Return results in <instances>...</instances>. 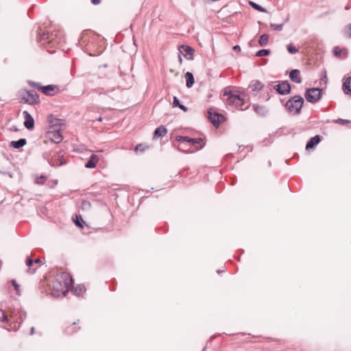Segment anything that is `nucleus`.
Instances as JSON below:
<instances>
[{
    "label": "nucleus",
    "instance_id": "6e6552de",
    "mask_svg": "<svg viewBox=\"0 0 351 351\" xmlns=\"http://www.w3.org/2000/svg\"><path fill=\"white\" fill-rule=\"evenodd\" d=\"M213 110V108L208 110V118L215 128H219L220 124L226 121V117L222 114Z\"/></svg>",
    "mask_w": 351,
    "mask_h": 351
},
{
    "label": "nucleus",
    "instance_id": "864d4df0",
    "mask_svg": "<svg viewBox=\"0 0 351 351\" xmlns=\"http://www.w3.org/2000/svg\"><path fill=\"white\" fill-rule=\"evenodd\" d=\"M221 270H217V273H218V274H219V273H221Z\"/></svg>",
    "mask_w": 351,
    "mask_h": 351
},
{
    "label": "nucleus",
    "instance_id": "6e6d98bb",
    "mask_svg": "<svg viewBox=\"0 0 351 351\" xmlns=\"http://www.w3.org/2000/svg\"><path fill=\"white\" fill-rule=\"evenodd\" d=\"M1 264V261H0V265Z\"/></svg>",
    "mask_w": 351,
    "mask_h": 351
},
{
    "label": "nucleus",
    "instance_id": "9d476101",
    "mask_svg": "<svg viewBox=\"0 0 351 351\" xmlns=\"http://www.w3.org/2000/svg\"><path fill=\"white\" fill-rule=\"evenodd\" d=\"M223 96L228 97L226 99V103L230 106L235 105L237 106L238 101L241 100V95L236 94L230 90H225L223 91Z\"/></svg>",
    "mask_w": 351,
    "mask_h": 351
},
{
    "label": "nucleus",
    "instance_id": "4468645a",
    "mask_svg": "<svg viewBox=\"0 0 351 351\" xmlns=\"http://www.w3.org/2000/svg\"><path fill=\"white\" fill-rule=\"evenodd\" d=\"M47 137L54 143H59L63 139V136L60 130H53L49 131L47 132Z\"/></svg>",
    "mask_w": 351,
    "mask_h": 351
},
{
    "label": "nucleus",
    "instance_id": "49530a36",
    "mask_svg": "<svg viewBox=\"0 0 351 351\" xmlns=\"http://www.w3.org/2000/svg\"><path fill=\"white\" fill-rule=\"evenodd\" d=\"M91 3L94 5L99 4L101 2V0H90Z\"/></svg>",
    "mask_w": 351,
    "mask_h": 351
},
{
    "label": "nucleus",
    "instance_id": "c85d7f7f",
    "mask_svg": "<svg viewBox=\"0 0 351 351\" xmlns=\"http://www.w3.org/2000/svg\"><path fill=\"white\" fill-rule=\"evenodd\" d=\"M248 3L252 8H254V10H256L257 11H259L261 12H267V10L265 8L262 7L261 5H258V3H256L252 1H250Z\"/></svg>",
    "mask_w": 351,
    "mask_h": 351
},
{
    "label": "nucleus",
    "instance_id": "7c9ffc66",
    "mask_svg": "<svg viewBox=\"0 0 351 351\" xmlns=\"http://www.w3.org/2000/svg\"><path fill=\"white\" fill-rule=\"evenodd\" d=\"M269 37V36L267 34H262L258 39V44L261 46L266 45L267 43H268Z\"/></svg>",
    "mask_w": 351,
    "mask_h": 351
},
{
    "label": "nucleus",
    "instance_id": "b1692460",
    "mask_svg": "<svg viewBox=\"0 0 351 351\" xmlns=\"http://www.w3.org/2000/svg\"><path fill=\"white\" fill-rule=\"evenodd\" d=\"M186 86L187 88L193 86L195 82L194 76L192 73L187 71L185 73Z\"/></svg>",
    "mask_w": 351,
    "mask_h": 351
},
{
    "label": "nucleus",
    "instance_id": "f03ea898",
    "mask_svg": "<svg viewBox=\"0 0 351 351\" xmlns=\"http://www.w3.org/2000/svg\"><path fill=\"white\" fill-rule=\"evenodd\" d=\"M19 103L34 106L40 103L39 95L34 90H21L18 93Z\"/></svg>",
    "mask_w": 351,
    "mask_h": 351
},
{
    "label": "nucleus",
    "instance_id": "37998d69",
    "mask_svg": "<svg viewBox=\"0 0 351 351\" xmlns=\"http://www.w3.org/2000/svg\"><path fill=\"white\" fill-rule=\"evenodd\" d=\"M336 123H341V124H345V123H350V121L349 120H347V119H338L335 121Z\"/></svg>",
    "mask_w": 351,
    "mask_h": 351
},
{
    "label": "nucleus",
    "instance_id": "79ce46f5",
    "mask_svg": "<svg viewBox=\"0 0 351 351\" xmlns=\"http://www.w3.org/2000/svg\"><path fill=\"white\" fill-rule=\"evenodd\" d=\"M82 207L83 209L88 208L90 207V203L88 201H83L82 203Z\"/></svg>",
    "mask_w": 351,
    "mask_h": 351
},
{
    "label": "nucleus",
    "instance_id": "c03bdc74",
    "mask_svg": "<svg viewBox=\"0 0 351 351\" xmlns=\"http://www.w3.org/2000/svg\"><path fill=\"white\" fill-rule=\"evenodd\" d=\"M245 99L241 97V100L238 101V104L237 106H243L245 104Z\"/></svg>",
    "mask_w": 351,
    "mask_h": 351
},
{
    "label": "nucleus",
    "instance_id": "1a4fd4ad",
    "mask_svg": "<svg viewBox=\"0 0 351 351\" xmlns=\"http://www.w3.org/2000/svg\"><path fill=\"white\" fill-rule=\"evenodd\" d=\"M274 88L280 95H285L290 93L291 86L287 80L282 81L277 85H275Z\"/></svg>",
    "mask_w": 351,
    "mask_h": 351
},
{
    "label": "nucleus",
    "instance_id": "473e14b6",
    "mask_svg": "<svg viewBox=\"0 0 351 351\" xmlns=\"http://www.w3.org/2000/svg\"><path fill=\"white\" fill-rule=\"evenodd\" d=\"M270 53H271V51L269 49H263L258 50L256 53L255 56L256 57L265 56H269L270 54Z\"/></svg>",
    "mask_w": 351,
    "mask_h": 351
},
{
    "label": "nucleus",
    "instance_id": "a211bd4d",
    "mask_svg": "<svg viewBox=\"0 0 351 351\" xmlns=\"http://www.w3.org/2000/svg\"><path fill=\"white\" fill-rule=\"evenodd\" d=\"M263 84L259 80H252L248 86V88L253 92H258L263 88Z\"/></svg>",
    "mask_w": 351,
    "mask_h": 351
},
{
    "label": "nucleus",
    "instance_id": "f8f14e48",
    "mask_svg": "<svg viewBox=\"0 0 351 351\" xmlns=\"http://www.w3.org/2000/svg\"><path fill=\"white\" fill-rule=\"evenodd\" d=\"M23 116L24 118L23 125L25 128L31 131L34 128V119L30 113L26 110L23 112Z\"/></svg>",
    "mask_w": 351,
    "mask_h": 351
},
{
    "label": "nucleus",
    "instance_id": "a19ab883",
    "mask_svg": "<svg viewBox=\"0 0 351 351\" xmlns=\"http://www.w3.org/2000/svg\"><path fill=\"white\" fill-rule=\"evenodd\" d=\"M75 322H73L72 325L69 326L66 329V332L69 335H72L73 332H75L74 330H72V326L75 325Z\"/></svg>",
    "mask_w": 351,
    "mask_h": 351
},
{
    "label": "nucleus",
    "instance_id": "a18cd8bd",
    "mask_svg": "<svg viewBox=\"0 0 351 351\" xmlns=\"http://www.w3.org/2000/svg\"><path fill=\"white\" fill-rule=\"evenodd\" d=\"M10 130L11 132H18V131H19V129L17 128V127H16V126L13 125V126H12V127L10 128Z\"/></svg>",
    "mask_w": 351,
    "mask_h": 351
},
{
    "label": "nucleus",
    "instance_id": "2eb2a0df",
    "mask_svg": "<svg viewBox=\"0 0 351 351\" xmlns=\"http://www.w3.org/2000/svg\"><path fill=\"white\" fill-rule=\"evenodd\" d=\"M321 141V136L319 135H315L311 137L306 144V149L309 150L314 148Z\"/></svg>",
    "mask_w": 351,
    "mask_h": 351
},
{
    "label": "nucleus",
    "instance_id": "ea45409f",
    "mask_svg": "<svg viewBox=\"0 0 351 351\" xmlns=\"http://www.w3.org/2000/svg\"><path fill=\"white\" fill-rule=\"evenodd\" d=\"M333 53L335 56L339 57L341 56V49H340L338 47H335L333 49Z\"/></svg>",
    "mask_w": 351,
    "mask_h": 351
},
{
    "label": "nucleus",
    "instance_id": "20e7f679",
    "mask_svg": "<svg viewBox=\"0 0 351 351\" xmlns=\"http://www.w3.org/2000/svg\"><path fill=\"white\" fill-rule=\"evenodd\" d=\"M9 313L10 317L16 323H19L18 326L15 327V330H17L23 322L27 316L26 311L20 306L19 303L16 302V304L14 306L13 308H9Z\"/></svg>",
    "mask_w": 351,
    "mask_h": 351
},
{
    "label": "nucleus",
    "instance_id": "0eeeda50",
    "mask_svg": "<svg viewBox=\"0 0 351 351\" xmlns=\"http://www.w3.org/2000/svg\"><path fill=\"white\" fill-rule=\"evenodd\" d=\"M176 140L179 142H186L191 143L192 145L196 146L195 151L200 150L204 146L203 139L202 138H190L186 136H177Z\"/></svg>",
    "mask_w": 351,
    "mask_h": 351
},
{
    "label": "nucleus",
    "instance_id": "7ed1b4c3",
    "mask_svg": "<svg viewBox=\"0 0 351 351\" xmlns=\"http://www.w3.org/2000/svg\"><path fill=\"white\" fill-rule=\"evenodd\" d=\"M304 99L300 95L291 97L285 104V107L289 113L298 114L304 104Z\"/></svg>",
    "mask_w": 351,
    "mask_h": 351
},
{
    "label": "nucleus",
    "instance_id": "39448f33",
    "mask_svg": "<svg viewBox=\"0 0 351 351\" xmlns=\"http://www.w3.org/2000/svg\"><path fill=\"white\" fill-rule=\"evenodd\" d=\"M27 84L32 88H37L43 94L47 96H53L58 92V87L56 85L49 84L47 86H42L40 83L35 82L32 80H28Z\"/></svg>",
    "mask_w": 351,
    "mask_h": 351
},
{
    "label": "nucleus",
    "instance_id": "423d86ee",
    "mask_svg": "<svg viewBox=\"0 0 351 351\" xmlns=\"http://www.w3.org/2000/svg\"><path fill=\"white\" fill-rule=\"evenodd\" d=\"M323 93V88H311L306 90L305 98L308 102L315 104L321 99Z\"/></svg>",
    "mask_w": 351,
    "mask_h": 351
},
{
    "label": "nucleus",
    "instance_id": "f257e3e1",
    "mask_svg": "<svg viewBox=\"0 0 351 351\" xmlns=\"http://www.w3.org/2000/svg\"><path fill=\"white\" fill-rule=\"evenodd\" d=\"M73 284V279L71 276L68 273L63 272L58 275L53 280V291L56 292L55 294L58 296L60 295L65 296Z\"/></svg>",
    "mask_w": 351,
    "mask_h": 351
},
{
    "label": "nucleus",
    "instance_id": "5701e85b",
    "mask_svg": "<svg viewBox=\"0 0 351 351\" xmlns=\"http://www.w3.org/2000/svg\"><path fill=\"white\" fill-rule=\"evenodd\" d=\"M27 144V140L25 138H20L17 141H12L10 143V147L14 149H20Z\"/></svg>",
    "mask_w": 351,
    "mask_h": 351
},
{
    "label": "nucleus",
    "instance_id": "cd10ccee",
    "mask_svg": "<svg viewBox=\"0 0 351 351\" xmlns=\"http://www.w3.org/2000/svg\"><path fill=\"white\" fill-rule=\"evenodd\" d=\"M173 107H178L184 112H186L188 110L187 107L180 104L179 99L176 96H174L173 98Z\"/></svg>",
    "mask_w": 351,
    "mask_h": 351
},
{
    "label": "nucleus",
    "instance_id": "393cba45",
    "mask_svg": "<svg viewBox=\"0 0 351 351\" xmlns=\"http://www.w3.org/2000/svg\"><path fill=\"white\" fill-rule=\"evenodd\" d=\"M53 36V32H49L48 31H47V32H44L42 34L39 33L37 39L39 42H40L42 40H47L49 43L50 36Z\"/></svg>",
    "mask_w": 351,
    "mask_h": 351
},
{
    "label": "nucleus",
    "instance_id": "aec40b11",
    "mask_svg": "<svg viewBox=\"0 0 351 351\" xmlns=\"http://www.w3.org/2000/svg\"><path fill=\"white\" fill-rule=\"evenodd\" d=\"M252 108L254 112L261 117H265L268 113V110L263 106L253 104Z\"/></svg>",
    "mask_w": 351,
    "mask_h": 351
},
{
    "label": "nucleus",
    "instance_id": "5fc2aeb1",
    "mask_svg": "<svg viewBox=\"0 0 351 351\" xmlns=\"http://www.w3.org/2000/svg\"><path fill=\"white\" fill-rule=\"evenodd\" d=\"M205 350H206V348H204V350H203V351H204Z\"/></svg>",
    "mask_w": 351,
    "mask_h": 351
},
{
    "label": "nucleus",
    "instance_id": "09e8293b",
    "mask_svg": "<svg viewBox=\"0 0 351 351\" xmlns=\"http://www.w3.org/2000/svg\"><path fill=\"white\" fill-rule=\"evenodd\" d=\"M34 263L36 264H40L41 263V261L40 258H37L36 260H34Z\"/></svg>",
    "mask_w": 351,
    "mask_h": 351
},
{
    "label": "nucleus",
    "instance_id": "f704fd0d",
    "mask_svg": "<svg viewBox=\"0 0 351 351\" xmlns=\"http://www.w3.org/2000/svg\"><path fill=\"white\" fill-rule=\"evenodd\" d=\"M283 26H284V23L278 24V25H276L274 23H270V27L276 31H281L283 28Z\"/></svg>",
    "mask_w": 351,
    "mask_h": 351
},
{
    "label": "nucleus",
    "instance_id": "4c0bfd02",
    "mask_svg": "<svg viewBox=\"0 0 351 351\" xmlns=\"http://www.w3.org/2000/svg\"><path fill=\"white\" fill-rule=\"evenodd\" d=\"M12 284L13 287H14L17 295H20L19 285L16 283L15 280H12Z\"/></svg>",
    "mask_w": 351,
    "mask_h": 351
},
{
    "label": "nucleus",
    "instance_id": "dca6fc26",
    "mask_svg": "<svg viewBox=\"0 0 351 351\" xmlns=\"http://www.w3.org/2000/svg\"><path fill=\"white\" fill-rule=\"evenodd\" d=\"M98 161L99 157L96 154H92L89 157L88 161L84 165V167L87 169L95 168Z\"/></svg>",
    "mask_w": 351,
    "mask_h": 351
},
{
    "label": "nucleus",
    "instance_id": "ddd939ff",
    "mask_svg": "<svg viewBox=\"0 0 351 351\" xmlns=\"http://www.w3.org/2000/svg\"><path fill=\"white\" fill-rule=\"evenodd\" d=\"M180 53H182L184 58L189 60H193V53L195 52V49L189 45H181L179 47Z\"/></svg>",
    "mask_w": 351,
    "mask_h": 351
},
{
    "label": "nucleus",
    "instance_id": "9b49d317",
    "mask_svg": "<svg viewBox=\"0 0 351 351\" xmlns=\"http://www.w3.org/2000/svg\"><path fill=\"white\" fill-rule=\"evenodd\" d=\"M49 163L52 167H60L66 164V161L64 159L63 154L59 152L53 156Z\"/></svg>",
    "mask_w": 351,
    "mask_h": 351
},
{
    "label": "nucleus",
    "instance_id": "4be33fe9",
    "mask_svg": "<svg viewBox=\"0 0 351 351\" xmlns=\"http://www.w3.org/2000/svg\"><path fill=\"white\" fill-rule=\"evenodd\" d=\"M167 133V128L164 125H160L155 130L154 132L153 138L156 139L160 137H163L164 136L166 135Z\"/></svg>",
    "mask_w": 351,
    "mask_h": 351
},
{
    "label": "nucleus",
    "instance_id": "e433bc0d",
    "mask_svg": "<svg viewBox=\"0 0 351 351\" xmlns=\"http://www.w3.org/2000/svg\"><path fill=\"white\" fill-rule=\"evenodd\" d=\"M146 148H147V147L145 146V145H143V144H138V145H137L135 147L134 150L136 152H143Z\"/></svg>",
    "mask_w": 351,
    "mask_h": 351
},
{
    "label": "nucleus",
    "instance_id": "2f4dec72",
    "mask_svg": "<svg viewBox=\"0 0 351 351\" xmlns=\"http://www.w3.org/2000/svg\"><path fill=\"white\" fill-rule=\"evenodd\" d=\"M287 49L290 54H295L299 51V48L292 44H289L287 46Z\"/></svg>",
    "mask_w": 351,
    "mask_h": 351
},
{
    "label": "nucleus",
    "instance_id": "412c9836",
    "mask_svg": "<svg viewBox=\"0 0 351 351\" xmlns=\"http://www.w3.org/2000/svg\"><path fill=\"white\" fill-rule=\"evenodd\" d=\"M52 32L53 33V36H50L49 43H53V45L60 44L64 40L62 34L60 32Z\"/></svg>",
    "mask_w": 351,
    "mask_h": 351
},
{
    "label": "nucleus",
    "instance_id": "f3484780",
    "mask_svg": "<svg viewBox=\"0 0 351 351\" xmlns=\"http://www.w3.org/2000/svg\"><path fill=\"white\" fill-rule=\"evenodd\" d=\"M290 80L296 84H300L302 79L300 77V71L298 69H292L289 73Z\"/></svg>",
    "mask_w": 351,
    "mask_h": 351
},
{
    "label": "nucleus",
    "instance_id": "58836bf2",
    "mask_svg": "<svg viewBox=\"0 0 351 351\" xmlns=\"http://www.w3.org/2000/svg\"><path fill=\"white\" fill-rule=\"evenodd\" d=\"M46 179V177L44 176H41L39 178H37L35 182L38 184H43L44 183V180Z\"/></svg>",
    "mask_w": 351,
    "mask_h": 351
},
{
    "label": "nucleus",
    "instance_id": "c9c22d12",
    "mask_svg": "<svg viewBox=\"0 0 351 351\" xmlns=\"http://www.w3.org/2000/svg\"><path fill=\"white\" fill-rule=\"evenodd\" d=\"M0 313H1V317H0V321L1 322H8V317L5 314V312L3 310L0 309Z\"/></svg>",
    "mask_w": 351,
    "mask_h": 351
},
{
    "label": "nucleus",
    "instance_id": "3c124183",
    "mask_svg": "<svg viewBox=\"0 0 351 351\" xmlns=\"http://www.w3.org/2000/svg\"><path fill=\"white\" fill-rule=\"evenodd\" d=\"M178 57H179V61H180V62H182V60L181 56L179 55V56H178Z\"/></svg>",
    "mask_w": 351,
    "mask_h": 351
},
{
    "label": "nucleus",
    "instance_id": "a878e982",
    "mask_svg": "<svg viewBox=\"0 0 351 351\" xmlns=\"http://www.w3.org/2000/svg\"><path fill=\"white\" fill-rule=\"evenodd\" d=\"M25 263H26L27 266H28V267H29L27 269L28 273L34 274L36 271L37 268L33 267V265H34V260L31 257H29V256L27 257Z\"/></svg>",
    "mask_w": 351,
    "mask_h": 351
},
{
    "label": "nucleus",
    "instance_id": "de8ad7c7",
    "mask_svg": "<svg viewBox=\"0 0 351 351\" xmlns=\"http://www.w3.org/2000/svg\"><path fill=\"white\" fill-rule=\"evenodd\" d=\"M233 50L234 51H240L241 50V47L239 45H234L233 47Z\"/></svg>",
    "mask_w": 351,
    "mask_h": 351
},
{
    "label": "nucleus",
    "instance_id": "bb28decb",
    "mask_svg": "<svg viewBox=\"0 0 351 351\" xmlns=\"http://www.w3.org/2000/svg\"><path fill=\"white\" fill-rule=\"evenodd\" d=\"M86 292V288L83 285H78L74 288V293L77 297L82 296Z\"/></svg>",
    "mask_w": 351,
    "mask_h": 351
},
{
    "label": "nucleus",
    "instance_id": "603ef678",
    "mask_svg": "<svg viewBox=\"0 0 351 351\" xmlns=\"http://www.w3.org/2000/svg\"><path fill=\"white\" fill-rule=\"evenodd\" d=\"M98 121H102V118L100 117L98 119Z\"/></svg>",
    "mask_w": 351,
    "mask_h": 351
},
{
    "label": "nucleus",
    "instance_id": "8fccbe9b",
    "mask_svg": "<svg viewBox=\"0 0 351 351\" xmlns=\"http://www.w3.org/2000/svg\"><path fill=\"white\" fill-rule=\"evenodd\" d=\"M34 333V327H32L30 329V335H32Z\"/></svg>",
    "mask_w": 351,
    "mask_h": 351
},
{
    "label": "nucleus",
    "instance_id": "72a5a7b5",
    "mask_svg": "<svg viewBox=\"0 0 351 351\" xmlns=\"http://www.w3.org/2000/svg\"><path fill=\"white\" fill-rule=\"evenodd\" d=\"M343 34L346 38H351V23L344 28Z\"/></svg>",
    "mask_w": 351,
    "mask_h": 351
},
{
    "label": "nucleus",
    "instance_id": "c756f323",
    "mask_svg": "<svg viewBox=\"0 0 351 351\" xmlns=\"http://www.w3.org/2000/svg\"><path fill=\"white\" fill-rule=\"evenodd\" d=\"M73 220L75 226L81 228H83V223H85L80 215H75V218H73Z\"/></svg>",
    "mask_w": 351,
    "mask_h": 351
},
{
    "label": "nucleus",
    "instance_id": "6ab92c4d",
    "mask_svg": "<svg viewBox=\"0 0 351 351\" xmlns=\"http://www.w3.org/2000/svg\"><path fill=\"white\" fill-rule=\"evenodd\" d=\"M342 90L344 94L351 95V76L343 79Z\"/></svg>",
    "mask_w": 351,
    "mask_h": 351
}]
</instances>
